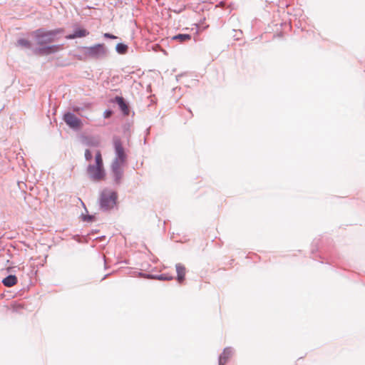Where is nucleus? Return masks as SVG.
Returning <instances> with one entry per match:
<instances>
[{
	"mask_svg": "<svg viewBox=\"0 0 365 365\" xmlns=\"http://www.w3.org/2000/svg\"><path fill=\"white\" fill-rule=\"evenodd\" d=\"M128 46L123 43H118L116 46V50L119 53H125L127 51Z\"/></svg>",
	"mask_w": 365,
	"mask_h": 365,
	"instance_id": "obj_14",
	"label": "nucleus"
},
{
	"mask_svg": "<svg viewBox=\"0 0 365 365\" xmlns=\"http://www.w3.org/2000/svg\"><path fill=\"white\" fill-rule=\"evenodd\" d=\"M158 278L161 280H171L173 279V277H167L165 274H161Z\"/></svg>",
	"mask_w": 365,
	"mask_h": 365,
	"instance_id": "obj_17",
	"label": "nucleus"
},
{
	"mask_svg": "<svg viewBox=\"0 0 365 365\" xmlns=\"http://www.w3.org/2000/svg\"><path fill=\"white\" fill-rule=\"evenodd\" d=\"M115 101L117 103V104L119 106L122 112L125 115H128L129 114V108H128V106H127L126 103L125 102L123 98H122L120 96H117V97H115Z\"/></svg>",
	"mask_w": 365,
	"mask_h": 365,
	"instance_id": "obj_8",
	"label": "nucleus"
},
{
	"mask_svg": "<svg viewBox=\"0 0 365 365\" xmlns=\"http://www.w3.org/2000/svg\"><path fill=\"white\" fill-rule=\"evenodd\" d=\"M95 158L96 165L88 166V173L93 180L100 181L103 180L105 178L103 159L100 150L96 152Z\"/></svg>",
	"mask_w": 365,
	"mask_h": 365,
	"instance_id": "obj_2",
	"label": "nucleus"
},
{
	"mask_svg": "<svg viewBox=\"0 0 365 365\" xmlns=\"http://www.w3.org/2000/svg\"><path fill=\"white\" fill-rule=\"evenodd\" d=\"M110 113H111V112H110V111L108 112V113H106V117H108V116H110Z\"/></svg>",
	"mask_w": 365,
	"mask_h": 365,
	"instance_id": "obj_19",
	"label": "nucleus"
},
{
	"mask_svg": "<svg viewBox=\"0 0 365 365\" xmlns=\"http://www.w3.org/2000/svg\"><path fill=\"white\" fill-rule=\"evenodd\" d=\"M172 40L178 41L180 43H183L191 40V36L190 34H178L173 36Z\"/></svg>",
	"mask_w": 365,
	"mask_h": 365,
	"instance_id": "obj_13",
	"label": "nucleus"
},
{
	"mask_svg": "<svg viewBox=\"0 0 365 365\" xmlns=\"http://www.w3.org/2000/svg\"><path fill=\"white\" fill-rule=\"evenodd\" d=\"M2 283L4 286L11 287L17 283V278L15 275H9L2 280Z\"/></svg>",
	"mask_w": 365,
	"mask_h": 365,
	"instance_id": "obj_11",
	"label": "nucleus"
},
{
	"mask_svg": "<svg viewBox=\"0 0 365 365\" xmlns=\"http://www.w3.org/2000/svg\"><path fill=\"white\" fill-rule=\"evenodd\" d=\"M85 158L87 160H90L92 158V153L89 150H86Z\"/></svg>",
	"mask_w": 365,
	"mask_h": 365,
	"instance_id": "obj_16",
	"label": "nucleus"
},
{
	"mask_svg": "<svg viewBox=\"0 0 365 365\" xmlns=\"http://www.w3.org/2000/svg\"><path fill=\"white\" fill-rule=\"evenodd\" d=\"M61 49V46L53 45L51 46H47V47L40 49L39 53L47 55V54L57 52V51H60Z\"/></svg>",
	"mask_w": 365,
	"mask_h": 365,
	"instance_id": "obj_9",
	"label": "nucleus"
},
{
	"mask_svg": "<svg viewBox=\"0 0 365 365\" xmlns=\"http://www.w3.org/2000/svg\"><path fill=\"white\" fill-rule=\"evenodd\" d=\"M176 271L178 274V281L179 283H182L185 279V267L180 264H178L176 265Z\"/></svg>",
	"mask_w": 365,
	"mask_h": 365,
	"instance_id": "obj_10",
	"label": "nucleus"
},
{
	"mask_svg": "<svg viewBox=\"0 0 365 365\" xmlns=\"http://www.w3.org/2000/svg\"><path fill=\"white\" fill-rule=\"evenodd\" d=\"M83 50L84 56L91 58H98L106 54V48L103 44H96L93 46L85 47Z\"/></svg>",
	"mask_w": 365,
	"mask_h": 365,
	"instance_id": "obj_5",
	"label": "nucleus"
},
{
	"mask_svg": "<svg viewBox=\"0 0 365 365\" xmlns=\"http://www.w3.org/2000/svg\"><path fill=\"white\" fill-rule=\"evenodd\" d=\"M63 29H56L53 30L46 31L44 29H38L35 31V37L37 43L43 45L54 41L58 34L63 33Z\"/></svg>",
	"mask_w": 365,
	"mask_h": 365,
	"instance_id": "obj_4",
	"label": "nucleus"
},
{
	"mask_svg": "<svg viewBox=\"0 0 365 365\" xmlns=\"http://www.w3.org/2000/svg\"><path fill=\"white\" fill-rule=\"evenodd\" d=\"M231 350L229 349H226L224 350L223 353L220 355L219 359V365H225L227 362L228 358L231 355Z\"/></svg>",
	"mask_w": 365,
	"mask_h": 365,
	"instance_id": "obj_12",
	"label": "nucleus"
},
{
	"mask_svg": "<svg viewBox=\"0 0 365 365\" xmlns=\"http://www.w3.org/2000/svg\"><path fill=\"white\" fill-rule=\"evenodd\" d=\"M89 32L85 29H77L74 31V33L69 34L66 36L67 39H73L76 38H82L88 36Z\"/></svg>",
	"mask_w": 365,
	"mask_h": 365,
	"instance_id": "obj_7",
	"label": "nucleus"
},
{
	"mask_svg": "<svg viewBox=\"0 0 365 365\" xmlns=\"http://www.w3.org/2000/svg\"><path fill=\"white\" fill-rule=\"evenodd\" d=\"M117 199L116 192L108 189L103 190L99 197L101 208L105 211L113 209L117 205Z\"/></svg>",
	"mask_w": 365,
	"mask_h": 365,
	"instance_id": "obj_3",
	"label": "nucleus"
},
{
	"mask_svg": "<svg viewBox=\"0 0 365 365\" xmlns=\"http://www.w3.org/2000/svg\"><path fill=\"white\" fill-rule=\"evenodd\" d=\"M63 120L72 128H79L81 126V120L73 113H66L63 116Z\"/></svg>",
	"mask_w": 365,
	"mask_h": 365,
	"instance_id": "obj_6",
	"label": "nucleus"
},
{
	"mask_svg": "<svg viewBox=\"0 0 365 365\" xmlns=\"http://www.w3.org/2000/svg\"><path fill=\"white\" fill-rule=\"evenodd\" d=\"M104 36H105L106 38H111V39H114V38H116L115 36H113V35H112V34H108V33H106V34H104Z\"/></svg>",
	"mask_w": 365,
	"mask_h": 365,
	"instance_id": "obj_18",
	"label": "nucleus"
},
{
	"mask_svg": "<svg viewBox=\"0 0 365 365\" xmlns=\"http://www.w3.org/2000/svg\"><path fill=\"white\" fill-rule=\"evenodd\" d=\"M113 145L115 150L116 158L113 163V173L115 180L118 183L123 176L122 166L126 160V154L122 146V143L119 138H114Z\"/></svg>",
	"mask_w": 365,
	"mask_h": 365,
	"instance_id": "obj_1",
	"label": "nucleus"
},
{
	"mask_svg": "<svg viewBox=\"0 0 365 365\" xmlns=\"http://www.w3.org/2000/svg\"><path fill=\"white\" fill-rule=\"evenodd\" d=\"M18 44L21 46H24V47H30L31 46V43L30 42L28 41V40H26V39H19L18 41Z\"/></svg>",
	"mask_w": 365,
	"mask_h": 365,
	"instance_id": "obj_15",
	"label": "nucleus"
}]
</instances>
